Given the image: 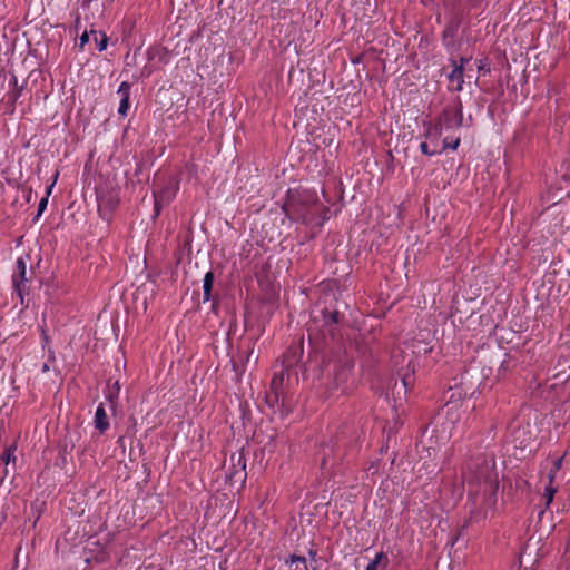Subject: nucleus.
<instances>
[{"instance_id":"obj_1","label":"nucleus","mask_w":570,"mask_h":570,"mask_svg":"<svg viewBox=\"0 0 570 570\" xmlns=\"http://www.w3.org/2000/svg\"><path fill=\"white\" fill-rule=\"evenodd\" d=\"M462 482L468 491L469 515L463 529L483 523L493 512L498 501L499 479L492 453L471 456L462 471Z\"/></svg>"},{"instance_id":"obj_2","label":"nucleus","mask_w":570,"mask_h":570,"mask_svg":"<svg viewBox=\"0 0 570 570\" xmlns=\"http://www.w3.org/2000/svg\"><path fill=\"white\" fill-rule=\"evenodd\" d=\"M353 367V360L345 352L338 353L330 360L327 364L330 375L327 384L328 397H337L351 391V373Z\"/></svg>"},{"instance_id":"obj_3","label":"nucleus","mask_w":570,"mask_h":570,"mask_svg":"<svg viewBox=\"0 0 570 570\" xmlns=\"http://www.w3.org/2000/svg\"><path fill=\"white\" fill-rule=\"evenodd\" d=\"M321 205L312 196H304L298 200L291 199L284 207L291 219L309 224L314 220L315 214L320 210Z\"/></svg>"},{"instance_id":"obj_4","label":"nucleus","mask_w":570,"mask_h":570,"mask_svg":"<svg viewBox=\"0 0 570 570\" xmlns=\"http://www.w3.org/2000/svg\"><path fill=\"white\" fill-rule=\"evenodd\" d=\"M435 124L440 126L443 131L461 127L463 125V107L461 100L458 98L453 104L446 105Z\"/></svg>"},{"instance_id":"obj_5","label":"nucleus","mask_w":570,"mask_h":570,"mask_svg":"<svg viewBox=\"0 0 570 570\" xmlns=\"http://www.w3.org/2000/svg\"><path fill=\"white\" fill-rule=\"evenodd\" d=\"M179 190V180L175 177H170L167 181L154 190L155 209H159L168 205L177 195Z\"/></svg>"},{"instance_id":"obj_6","label":"nucleus","mask_w":570,"mask_h":570,"mask_svg":"<svg viewBox=\"0 0 570 570\" xmlns=\"http://www.w3.org/2000/svg\"><path fill=\"white\" fill-rule=\"evenodd\" d=\"M460 28L459 20H451L444 28L442 33V42L446 50L451 53L458 51L461 47V40L458 38Z\"/></svg>"},{"instance_id":"obj_7","label":"nucleus","mask_w":570,"mask_h":570,"mask_svg":"<svg viewBox=\"0 0 570 570\" xmlns=\"http://www.w3.org/2000/svg\"><path fill=\"white\" fill-rule=\"evenodd\" d=\"M130 90L131 85L127 81H122L117 90V95L119 96V107H118V115L121 117H126L130 107L129 99H130Z\"/></svg>"},{"instance_id":"obj_8","label":"nucleus","mask_w":570,"mask_h":570,"mask_svg":"<svg viewBox=\"0 0 570 570\" xmlns=\"http://www.w3.org/2000/svg\"><path fill=\"white\" fill-rule=\"evenodd\" d=\"M284 371H281V373H276L271 382V391L268 394V399H274L276 403H278L281 400L284 402V391H283V383H284Z\"/></svg>"},{"instance_id":"obj_9","label":"nucleus","mask_w":570,"mask_h":570,"mask_svg":"<svg viewBox=\"0 0 570 570\" xmlns=\"http://www.w3.org/2000/svg\"><path fill=\"white\" fill-rule=\"evenodd\" d=\"M94 426L99 431L100 434H104L110 428V422L104 403H100L96 409Z\"/></svg>"},{"instance_id":"obj_10","label":"nucleus","mask_w":570,"mask_h":570,"mask_svg":"<svg viewBox=\"0 0 570 570\" xmlns=\"http://www.w3.org/2000/svg\"><path fill=\"white\" fill-rule=\"evenodd\" d=\"M451 63L453 67L452 72L449 75V81L451 83H455V90L461 91L463 89L464 83V70L463 65H458V60L451 59Z\"/></svg>"},{"instance_id":"obj_11","label":"nucleus","mask_w":570,"mask_h":570,"mask_svg":"<svg viewBox=\"0 0 570 570\" xmlns=\"http://www.w3.org/2000/svg\"><path fill=\"white\" fill-rule=\"evenodd\" d=\"M424 137L433 148H440L439 140L442 136V128L436 124H425Z\"/></svg>"},{"instance_id":"obj_12","label":"nucleus","mask_w":570,"mask_h":570,"mask_svg":"<svg viewBox=\"0 0 570 570\" xmlns=\"http://www.w3.org/2000/svg\"><path fill=\"white\" fill-rule=\"evenodd\" d=\"M17 272L12 276L13 284L19 287L21 282L26 281V262L22 258H18L16 262Z\"/></svg>"},{"instance_id":"obj_13","label":"nucleus","mask_w":570,"mask_h":570,"mask_svg":"<svg viewBox=\"0 0 570 570\" xmlns=\"http://www.w3.org/2000/svg\"><path fill=\"white\" fill-rule=\"evenodd\" d=\"M338 451H340L338 443H335L333 445H325L322 449L321 466L323 469L327 468V465L331 463L330 455L334 454L335 452H338Z\"/></svg>"},{"instance_id":"obj_14","label":"nucleus","mask_w":570,"mask_h":570,"mask_svg":"<svg viewBox=\"0 0 570 570\" xmlns=\"http://www.w3.org/2000/svg\"><path fill=\"white\" fill-rule=\"evenodd\" d=\"M213 284H214V273L209 271L205 274L204 282H203L204 302H207L210 299Z\"/></svg>"},{"instance_id":"obj_15","label":"nucleus","mask_w":570,"mask_h":570,"mask_svg":"<svg viewBox=\"0 0 570 570\" xmlns=\"http://www.w3.org/2000/svg\"><path fill=\"white\" fill-rule=\"evenodd\" d=\"M90 33L95 35L94 40L96 42L97 49L99 51L106 50L107 45H108V37L106 36V33L100 32V37L99 38L97 37V31L96 30H94V29L90 30Z\"/></svg>"},{"instance_id":"obj_16","label":"nucleus","mask_w":570,"mask_h":570,"mask_svg":"<svg viewBox=\"0 0 570 570\" xmlns=\"http://www.w3.org/2000/svg\"><path fill=\"white\" fill-rule=\"evenodd\" d=\"M460 141H461L460 137H455V138L445 137L443 139L442 147H440V149H442V153L446 149L456 150L458 147L460 146Z\"/></svg>"},{"instance_id":"obj_17","label":"nucleus","mask_w":570,"mask_h":570,"mask_svg":"<svg viewBox=\"0 0 570 570\" xmlns=\"http://www.w3.org/2000/svg\"><path fill=\"white\" fill-rule=\"evenodd\" d=\"M412 383H413L412 375L411 374H406V375H404L402 377V385H401V387H399L397 384L395 383L392 393L393 394L394 393L400 394V390L403 389L404 390V394H406V392L409 391V389L412 385Z\"/></svg>"},{"instance_id":"obj_18","label":"nucleus","mask_w":570,"mask_h":570,"mask_svg":"<svg viewBox=\"0 0 570 570\" xmlns=\"http://www.w3.org/2000/svg\"><path fill=\"white\" fill-rule=\"evenodd\" d=\"M420 150L426 156H434L442 154V149L433 148L428 141H423L420 145Z\"/></svg>"},{"instance_id":"obj_19","label":"nucleus","mask_w":570,"mask_h":570,"mask_svg":"<svg viewBox=\"0 0 570 570\" xmlns=\"http://www.w3.org/2000/svg\"><path fill=\"white\" fill-rule=\"evenodd\" d=\"M16 450H17V446L14 444L4 449V451L2 453V460L4 461V463L7 465L10 462H14L16 461V455H14Z\"/></svg>"},{"instance_id":"obj_20","label":"nucleus","mask_w":570,"mask_h":570,"mask_svg":"<svg viewBox=\"0 0 570 570\" xmlns=\"http://www.w3.org/2000/svg\"><path fill=\"white\" fill-rule=\"evenodd\" d=\"M554 493H556L554 488H551V487L546 488L544 493H543V498L546 500V507H549L551 504V502L553 501Z\"/></svg>"},{"instance_id":"obj_21","label":"nucleus","mask_w":570,"mask_h":570,"mask_svg":"<svg viewBox=\"0 0 570 570\" xmlns=\"http://www.w3.org/2000/svg\"><path fill=\"white\" fill-rule=\"evenodd\" d=\"M372 562H375V564H377V566L382 564L385 568L389 563V559L384 552H379V553H376V556L372 560Z\"/></svg>"},{"instance_id":"obj_22","label":"nucleus","mask_w":570,"mask_h":570,"mask_svg":"<svg viewBox=\"0 0 570 570\" xmlns=\"http://www.w3.org/2000/svg\"><path fill=\"white\" fill-rule=\"evenodd\" d=\"M562 461H563V456L559 458L558 460L554 461V464H553V469L550 471L549 473V479H550V482H552L553 478H554V473L560 470L561 465H562Z\"/></svg>"},{"instance_id":"obj_23","label":"nucleus","mask_w":570,"mask_h":570,"mask_svg":"<svg viewBox=\"0 0 570 570\" xmlns=\"http://www.w3.org/2000/svg\"><path fill=\"white\" fill-rule=\"evenodd\" d=\"M90 32L88 31H85L81 36H80V39H79V48L80 50H83L85 46L89 42L90 40V37H89Z\"/></svg>"},{"instance_id":"obj_24","label":"nucleus","mask_w":570,"mask_h":570,"mask_svg":"<svg viewBox=\"0 0 570 570\" xmlns=\"http://www.w3.org/2000/svg\"><path fill=\"white\" fill-rule=\"evenodd\" d=\"M47 205H48V198L42 197L38 205V216H40L42 214V212L46 209Z\"/></svg>"},{"instance_id":"obj_25","label":"nucleus","mask_w":570,"mask_h":570,"mask_svg":"<svg viewBox=\"0 0 570 570\" xmlns=\"http://www.w3.org/2000/svg\"><path fill=\"white\" fill-rule=\"evenodd\" d=\"M294 562H301L303 564H306V558L305 557H298V556H291L287 563H294Z\"/></svg>"},{"instance_id":"obj_26","label":"nucleus","mask_w":570,"mask_h":570,"mask_svg":"<svg viewBox=\"0 0 570 570\" xmlns=\"http://www.w3.org/2000/svg\"><path fill=\"white\" fill-rule=\"evenodd\" d=\"M338 322V313L332 312L326 320V324H336Z\"/></svg>"},{"instance_id":"obj_27","label":"nucleus","mask_w":570,"mask_h":570,"mask_svg":"<svg viewBox=\"0 0 570 570\" xmlns=\"http://www.w3.org/2000/svg\"><path fill=\"white\" fill-rule=\"evenodd\" d=\"M41 338H42L43 346L49 344L50 338H49L48 334L46 333L45 328L41 330Z\"/></svg>"},{"instance_id":"obj_28","label":"nucleus","mask_w":570,"mask_h":570,"mask_svg":"<svg viewBox=\"0 0 570 570\" xmlns=\"http://www.w3.org/2000/svg\"><path fill=\"white\" fill-rule=\"evenodd\" d=\"M57 178H58V173H57V174H56V176H55V180H53V183H52L50 186H48V187H47L46 196H45V197H47V198H48V197L50 196V194H51V191H52V188H53V186H55V183H56Z\"/></svg>"},{"instance_id":"obj_29","label":"nucleus","mask_w":570,"mask_h":570,"mask_svg":"<svg viewBox=\"0 0 570 570\" xmlns=\"http://www.w3.org/2000/svg\"><path fill=\"white\" fill-rule=\"evenodd\" d=\"M377 564H375V562H370L366 567V570H377Z\"/></svg>"},{"instance_id":"obj_30","label":"nucleus","mask_w":570,"mask_h":570,"mask_svg":"<svg viewBox=\"0 0 570 570\" xmlns=\"http://www.w3.org/2000/svg\"><path fill=\"white\" fill-rule=\"evenodd\" d=\"M470 59L469 58H464V57H461L460 60L458 61V65H463V67L465 66V63L469 61Z\"/></svg>"},{"instance_id":"obj_31","label":"nucleus","mask_w":570,"mask_h":570,"mask_svg":"<svg viewBox=\"0 0 570 570\" xmlns=\"http://www.w3.org/2000/svg\"><path fill=\"white\" fill-rule=\"evenodd\" d=\"M47 371H49V365L47 363H45L42 366V372H47Z\"/></svg>"},{"instance_id":"obj_32","label":"nucleus","mask_w":570,"mask_h":570,"mask_svg":"<svg viewBox=\"0 0 570 570\" xmlns=\"http://www.w3.org/2000/svg\"><path fill=\"white\" fill-rule=\"evenodd\" d=\"M501 368H505V362H502Z\"/></svg>"},{"instance_id":"obj_33","label":"nucleus","mask_w":570,"mask_h":570,"mask_svg":"<svg viewBox=\"0 0 570 570\" xmlns=\"http://www.w3.org/2000/svg\"><path fill=\"white\" fill-rule=\"evenodd\" d=\"M79 21H80V19H79V17H78V18L76 19V23H77V26L79 24Z\"/></svg>"},{"instance_id":"obj_34","label":"nucleus","mask_w":570,"mask_h":570,"mask_svg":"<svg viewBox=\"0 0 570 570\" xmlns=\"http://www.w3.org/2000/svg\"><path fill=\"white\" fill-rule=\"evenodd\" d=\"M316 570V569H315Z\"/></svg>"}]
</instances>
